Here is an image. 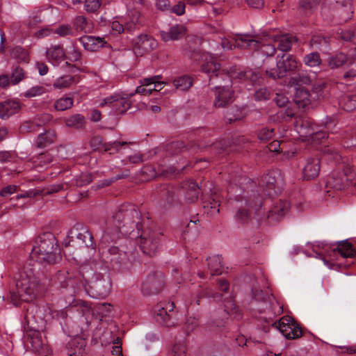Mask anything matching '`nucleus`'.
I'll use <instances>...</instances> for the list:
<instances>
[{
	"mask_svg": "<svg viewBox=\"0 0 356 356\" xmlns=\"http://www.w3.org/2000/svg\"><path fill=\"white\" fill-rule=\"evenodd\" d=\"M202 81L207 85H214L215 100L213 106L218 108L226 106L232 100V79H238L241 81H249L251 85L259 83L261 74L257 71L249 69L241 70L236 66L232 67L228 73L220 71V65L211 55L202 51Z\"/></svg>",
	"mask_w": 356,
	"mask_h": 356,
	"instance_id": "f257e3e1",
	"label": "nucleus"
},
{
	"mask_svg": "<svg viewBox=\"0 0 356 356\" xmlns=\"http://www.w3.org/2000/svg\"><path fill=\"white\" fill-rule=\"evenodd\" d=\"M42 289L38 266L27 263L20 272L15 290L10 291L11 301L16 306L21 301L31 302L36 299Z\"/></svg>",
	"mask_w": 356,
	"mask_h": 356,
	"instance_id": "f03ea898",
	"label": "nucleus"
},
{
	"mask_svg": "<svg viewBox=\"0 0 356 356\" xmlns=\"http://www.w3.org/2000/svg\"><path fill=\"white\" fill-rule=\"evenodd\" d=\"M140 213L137 207L134 204H124L121 205L118 211L113 216V223L115 226L113 230L107 227L102 236V243L113 241L119 238L120 229L123 227H127L133 229L136 227L138 229L142 228L140 222Z\"/></svg>",
	"mask_w": 356,
	"mask_h": 356,
	"instance_id": "7ed1b4c3",
	"label": "nucleus"
},
{
	"mask_svg": "<svg viewBox=\"0 0 356 356\" xmlns=\"http://www.w3.org/2000/svg\"><path fill=\"white\" fill-rule=\"evenodd\" d=\"M30 253L31 261L40 264H54L60 259V249L56 237L52 233H44L39 236Z\"/></svg>",
	"mask_w": 356,
	"mask_h": 356,
	"instance_id": "20e7f679",
	"label": "nucleus"
},
{
	"mask_svg": "<svg viewBox=\"0 0 356 356\" xmlns=\"http://www.w3.org/2000/svg\"><path fill=\"white\" fill-rule=\"evenodd\" d=\"M235 200L238 202L243 201L244 200L245 206L254 209L255 215L257 216L258 220L266 218L268 222L271 225L279 222L290 208V204L288 201L279 200L273 203V206L268 211L266 216H264L261 215V208L262 202L259 196L254 197L252 200L251 198L245 197L239 193L235 195Z\"/></svg>",
	"mask_w": 356,
	"mask_h": 356,
	"instance_id": "39448f33",
	"label": "nucleus"
},
{
	"mask_svg": "<svg viewBox=\"0 0 356 356\" xmlns=\"http://www.w3.org/2000/svg\"><path fill=\"white\" fill-rule=\"evenodd\" d=\"M138 257L136 243L126 239L120 246H111L108 250L107 259L112 268L118 271L129 269Z\"/></svg>",
	"mask_w": 356,
	"mask_h": 356,
	"instance_id": "423d86ee",
	"label": "nucleus"
},
{
	"mask_svg": "<svg viewBox=\"0 0 356 356\" xmlns=\"http://www.w3.org/2000/svg\"><path fill=\"white\" fill-rule=\"evenodd\" d=\"M218 289L220 292H202V298H212L216 302H224V312L226 316H234V318H239L241 314L238 307L236 305L233 297L229 293V283L224 279H219L217 281Z\"/></svg>",
	"mask_w": 356,
	"mask_h": 356,
	"instance_id": "0eeeda50",
	"label": "nucleus"
},
{
	"mask_svg": "<svg viewBox=\"0 0 356 356\" xmlns=\"http://www.w3.org/2000/svg\"><path fill=\"white\" fill-rule=\"evenodd\" d=\"M355 179L356 172L352 165L348 162L343 161L328 177L326 186L336 191H342L353 184Z\"/></svg>",
	"mask_w": 356,
	"mask_h": 356,
	"instance_id": "6e6552de",
	"label": "nucleus"
},
{
	"mask_svg": "<svg viewBox=\"0 0 356 356\" xmlns=\"http://www.w3.org/2000/svg\"><path fill=\"white\" fill-rule=\"evenodd\" d=\"M63 243L66 248L69 246H79L95 249L96 247L92 233L82 223L75 224L68 231L67 236L64 240Z\"/></svg>",
	"mask_w": 356,
	"mask_h": 356,
	"instance_id": "1a4fd4ad",
	"label": "nucleus"
},
{
	"mask_svg": "<svg viewBox=\"0 0 356 356\" xmlns=\"http://www.w3.org/2000/svg\"><path fill=\"white\" fill-rule=\"evenodd\" d=\"M36 309V307L32 305L26 309L25 314V321L27 323L26 337L31 343V348L33 352L39 355H44L48 352V346L45 339L42 337L41 333L35 330L32 326H29L31 319L34 318L33 313Z\"/></svg>",
	"mask_w": 356,
	"mask_h": 356,
	"instance_id": "9d476101",
	"label": "nucleus"
},
{
	"mask_svg": "<svg viewBox=\"0 0 356 356\" xmlns=\"http://www.w3.org/2000/svg\"><path fill=\"white\" fill-rule=\"evenodd\" d=\"M298 67L296 58L289 54L283 53L277 56L276 68L266 70L267 76L273 80L282 79L288 73L295 71Z\"/></svg>",
	"mask_w": 356,
	"mask_h": 356,
	"instance_id": "9b49d317",
	"label": "nucleus"
},
{
	"mask_svg": "<svg viewBox=\"0 0 356 356\" xmlns=\"http://www.w3.org/2000/svg\"><path fill=\"white\" fill-rule=\"evenodd\" d=\"M81 287L84 288L94 298H105L111 293V282L108 276L95 274L88 284L85 280V286Z\"/></svg>",
	"mask_w": 356,
	"mask_h": 356,
	"instance_id": "f8f14e48",
	"label": "nucleus"
},
{
	"mask_svg": "<svg viewBox=\"0 0 356 356\" xmlns=\"http://www.w3.org/2000/svg\"><path fill=\"white\" fill-rule=\"evenodd\" d=\"M259 186L264 195L273 197L280 194L282 190V177L277 171L270 172L260 178Z\"/></svg>",
	"mask_w": 356,
	"mask_h": 356,
	"instance_id": "ddd939ff",
	"label": "nucleus"
},
{
	"mask_svg": "<svg viewBox=\"0 0 356 356\" xmlns=\"http://www.w3.org/2000/svg\"><path fill=\"white\" fill-rule=\"evenodd\" d=\"M272 326L279 330L287 339H297L303 335L299 323L289 316L282 317L273 323Z\"/></svg>",
	"mask_w": 356,
	"mask_h": 356,
	"instance_id": "4468645a",
	"label": "nucleus"
},
{
	"mask_svg": "<svg viewBox=\"0 0 356 356\" xmlns=\"http://www.w3.org/2000/svg\"><path fill=\"white\" fill-rule=\"evenodd\" d=\"M162 234L159 231L147 229L142 232L140 236V248L144 254L152 257L159 248Z\"/></svg>",
	"mask_w": 356,
	"mask_h": 356,
	"instance_id": "2eb2a0df",
	"label": "nucleus"
},
{
	"mask_svg": "<svg viewBox=\"0 0 356 356\" xmlns=\"http://www.w3.org/2000/svg\"><path fill=\"white\" fill-rule=\"evenodd\" d=\"M54 282L61 288L71 286L73 289H80L85 286V278L79 271L59 270L54 276Z\"/></svg>",
	"mask_w": 356,
	"mask_h": 356,
	"instance_id": "dca6fc26",
	"label": "nucleus"
},
{
	"mask_svg": "<svg viewBox=\"0 0 356 356\" xmlns=\"http://www.w3.org/2000/svg\"><path fill=\"white\" fill-rule=\"evenodd\" d=\"M164 286L165 278L163 274L161 271L152 270L143 280L141 291L145 296L155 295L159 293Z\"/></svg>",
	"mask_w": 356,
	"mask_h": 356,
	"instance_id": "f3484780",
	"label": "nucleus"
},
{
	"mask_svg": "<svg viewBox=\"0 0 356 356\" xmlns=\"http://www.w3.org/2000/svg\"><path fill=\"white\" fill-rule=\"evenodd\" d=\"M108 106L111 108L113 114H124L131 106V102L127 97L120 94L111 95L104 99L100 106Z\"/></svg>",
	"mask_w": 356,
	"mask_h": 356,
	"instance_id": "a211bd4d",
	"label": "nucleus"
},
{
	"mask_svg": "<svg viewBox=\"0 0 356 356\" xmlns=\"http://www.w3.org/2000/svg\"><path fill=\"white\" fill-rule=\"evenodd\" d=\"M175 309L173 302H168L164 304L158 305L155 308L156 319L163 326L170 327L175 325L172 318V313Z\"/></svg>",
	"mask_w": 356,
	"mask_h": 356,
	"instance_id": "6ab92c4d",
	"label": "nucleus"
},
{
	"mask_svg": "<svg viewBox=\"0 0 356 356\" xmlns=\"http://www.w3.org/2000/svg\"><path fill=\"white\" fill-rule=\"evenodd\" d=\"M133 43L134 53L138 56L151 52L157 46V42L147 34L139 35L134 39Z\"/></svg>",
	"mask_w": 356,
	"mask_h": 356,
	"instance_id": "aec40b11",
	"label": "nucleus"
},
{
	"mask_svg": "<svg viewBox=\"0 0 356 356\" xmlns=\"http://www.w3.org/2000/svg\"><path fill=\"white\" fill-rule=\"evenodd\" d=\"M252 299L261 304V306H259L256 308L259 313H268L269 314H275L273 309L272 302L274 298L272 295L258 289H253L252 290Z\"/></svg>",
	"mask_w": 356,
	"mask_h": 356,
	"instance_id": "412c9836",
	"label": "nucleus"
},
{
	"mask_svg": "<svg viewBox=\"0 0 356 356\" xmlns=\"http://www.w3.org/2000/svg\"><path fill=\"white\" fill-rule=\"evenodd\" d=\"M245 141L246 138L244 136H238L235 138H232V143L226 140L218 141L212 145V148L218 150V154H222L223 152L229 153L231 151H239L243 148V147H240V145L242 143H245Z\"/></svg>",
	"mask_w": 356,
	"mask_h": 356,
	"instance_id": "4be33fe9",
	"label": "nucleus"
},
{
	"mask_svg": "<svg viewBox=\"0 0 356 356\" xmlns=\"http://www.w3.org/2000/svg\"><path fill=\"white\" fill-rule=\"evenodd\" d=\"M337 123L335 119L332 117H326L322 120L317 129L315 130L314 135L309 139L313 141H321L327 138V132H333Z\"/></svg>",
	"mask_w": 356,
	"mask_h": 356,
	"instance_id": "5701e85b",
	"label": "nucleus"
},
{
	"mask_svg": "<svg viewBox=\"0 0 356 356\" xmlns=\"http://www.w3.org/2000/svg\"><path fill=\"white\" fill-rule=\"evenodd\" d=\"M321 169L320 159L317 156H309L306 159L305 164L302 168L304 179L310 180L317 177Z\"/></svg>",
	"mask_w": 356,
	"mask_h": 356,
	"instance_id": "b1692460",
	"label": "nucleus"
},
{
	"mask_svg": "<svg viewBox=\"0 0 356 356\" xmlns=\"http://www.w3.org/2000/svg\"><path fill=\"white\" fill-rule=\"evenodd\" d=\"M127 142H113L107 143L104 142L101 136H95L90 140V145L94 149H102L104 152H110V154H114L119 149L120 146L127 145Z\"/></svg>",
	"mask_w": 356,
	"mask_h": 356,
	"instance_id": "393cba45",
	"label": "nucleus"
},
{
	"mask_svg": "<svg viewBox=\"0 0 356 356\" xmlns=\"http://www.w3.org/2000/svg\"><path fill=\"white\" fill-rule=\"evenodd\" d=\"M21 109L20 104L15 99L0 102V118L6 120L17 113Z\"/></svg>",
	"mask_w": 356,
	"mask_h": 356,
	"instance_id": "a878e982",
	"label": "nucleus"
},
{
	"mask_svg": "<svg viewBox=\"0 0 356 356\" xmlns=\"http://www.w3.org/2000/svg\"><path fill=\"white\" fill-rule=\"evenodd\" d=\"M319 124H316L309 118H302L296 121L298 131L306 138H310Z\"/></svg>",
	"mask_w": 356,
	"mask_h": 356,
	"instance_id": "bb28decb",
	"label": "nucleus"
},
{
	"mask_svg": "<svg viewBox=\"0 0 356 356\" xmlns=\"http://www.w3.org/2000/svg\"><path fill=\"white\" fill-rule=\"evenodd\" d=\"M235 42L236 47L241 49H257L259 47V42L250 34H236Z\"/></svg>",
	"mask_w": 356,
	"mask_h": 356,
	"instance_id": "cd10ccee",
	"label": "nucleus"
},
{
	"mask_svg": "<svg viewBox=\"0 0 356 356\" xmlns=\"http://www.w3.org/2000/svg\"><path fill=\"white\" fill-rule=\"evenodd\" d=\"M46 56L49 62L58 65L65 58V53L62 46L52 45L47 49Z\"/></svg>",
	"mask_w": 356,
	"mask_h": 356,
	"instance_id": "c85d7f7f",
	"label": "nucleus"
},
{
	"mask_svg": "<svg viewBox=\"0 0 356 356\" xmlns=\"http://www.w3.org/2000/svg\"><path fill=\"white\" fill-rule=\"evenodd\" d=\"M186 32V28L181 24H176L171 26L168 31H161L160 35L165 42L175 40L181 38Z\"/></svg>",
	"mask_w": 356,
	"mask_h": 356,
	"instance_id": "c756f323",
	"label": "nucleus"
},
{
	"mask_svg": "<svg viewBox=\"0 0 356 356\" xmlns=\"http://www.w3.org/2000/svg\"><path fill=\"white\" fill-rule=\"evenodd\" d=\"M197 184L193 181H188L182 186V191L184 195L186 201L193 203L197 200L198 198Z\"/></svg>",
	"mask_w": 356,
	"mask_h": 356,
	"instance_id": "7c9ffc66",
	"label": "nucleus"
},
{
	"mask_svg": "<svg viewBox=\"0 0 356 356\" xmlns=\"http://www.w3.org/2000/svg\"><path fill=\"white\" fill-rule=\"evenodd\" d=\"M330 38L323 34L314 35L309 42L311 47L318 49L321 51L329 50Z\"/></svg>",
	"mask_w": 356,
	"mask_h": 356,
	"instance_id": "2f4dec72",
	"label": "nucleus"
},
{
	"mask_svg": "<svg viewBox=\"0 0 356 356\" xmlns=\"http://www.w3.org/2000/svg\"><path fill=\"white\" fill-rule=\"evenodd\" d=\"M85 346V341L82 339L77 338L70 340L67 346L68 356H83Z\"/></svg>",
	"mask_w": 356,
	"mask_h": 356,
	"instance_id": "473e14b6",
	"label": "nucleus"
},
{
	"mask_svg": "<svg viewBox=\"0 0 356 356\" xmlns=\"http://www.w3.org/2000/svg\"><path fill=\"white\" fill-rule=\"evenodd\" d=\"M275 41L278 42L277 49L280 51L287 52L291 50L292 44L298 42V39L292 35L286 34L276 37Z\"/></svg>",
	"mask_w": 356,
	"mask_h": 356,
	"instance_id": "72a5a7b5",
	"label": "nucleus"
},
{
	"mask_svg": "<svg viewBox=\"0 0 356 356\" xmlns=\"http://www.w3.org/2000/svg\"><path fill=\"white\" fill-rule=\"evenodd\" d=\"M79 42L86 50L94 51L102 47L103 40L100 38L85 35L79 38Z\"/></svg>",
	"mask_w": 356,
	"mask_h": 356,
	"instance_id": "f704fd0d",
	"label": "nucleus"
},
{
	"mask_svg": "<svg viewBox=\"0 0 356 356\" xmlns=\"http://www.w3.org/2000/svg\"><path fill=\"white\" fill-rule=\"evenodd\" d=\"M335 251H337L343 258H353L356 255L355 249L348 240L338 242Z\"/></svg>",
	"mask_w": 356,
	"mask_h": 356,
	"instance_id": "c9c22d12",
	"label": "nucleus"
},
{
	"mask_svg": "<svg viewBox=\"0 0 356 356\" xmlns=\"http://www.w3.org/2000/svg\"><path fill=\"white\" fill-rule=\"evenodd\" d=\"M348 60V56L343 52H337L329 56L327 65L332 69H337L343 66Z\"/></svg>",
	"mask_w": 356,
	"mask_h": 356,
	"instance_id": "e433bc0d",
	"label": "nucleus"
},
{
	"mask_svg": "<svg viewBox=\"0 0 356 356\" xmlns=\"http://www.w3.org/2000/svg\"><path fill=\"white\" fill-rule=\"evenodd\" d=\"M56 138V134L53 130H48L38 135L36 140V145L39 148H44L47 145L53 143Z\"/></svg>",
	"mask_w": 356,
	"mask_h": 356,
	"instance_id": "4c0bfd02",
	"label": "nucleus"
},
{
	"mask_svg": "<svg viewBox=\"0 0 356 356\" xmlns=\"http://www.w3.org/2000/svg\"><path fill=\"white\" fill-rule=\"evenodd\" d=\"M208 270L211 276L222 273L221 259L218 255H213L207 259Z\"/></svg>",
	"mask_w": 356,
	"mask_h": 356,
	"instance_id": "58836bf2",
	"label": "nucleus"
},
{
	"mask_svg": "<svg viewBox=\"0 0 356 356\" xmlns=\"http://www.w3.org/2000/svg\"><path fill=\"white\" fill-rule=\"evenodd\" d=\"M309 97V90L305 88H298L295 94L294 102L298 107L305 108L310 103Z\"/></svg>",
	"mask_w": 356,
	"mask_h": 356,
	"instance_id": "ea45409f",
	"label": "nucleus"
},
{
	"mask_svg": "<svg viewBox=\"0 0 356 356\" xmlns=\"http://www.w3.org/2000/svg\"><path fill=\"white\" fill-rule=\"evenodd\" d=\"M129 20L125 23V29L133 31L137 29V26L141 24V14L136 10H131L129 13Z\"/></svg>",
	"mask_w": 356,
	"mask_h": 356,
	"instance_id": "a19ab883",
	"label": "nucleus"
},
{
	"mask_svg": "<svg viewBox=\"0 0 356 356\" xmlns=\"http://www.w3.org/2000/svg\"><path fill=\"white\" fill-rule=\"evenodd\" d=\"M243 117V111L236 106H232L229 108L225 114V121L230 124L233 122L242 120Z\"/></svg>",
	"mask_w": 356,
	"mask_h": 356,
	"instance_id": "79ce46f5",
	"label": "nucleus"
},
{
	"mask_svg": "<svg viewBox=\"0 0 356 356\" xmlns=\"http://www.w3.org/2000/svg\"><path fill=\"white\" fill-rule=\"evenodd\" d=\"M302 61L305 65L310 67H315L321 64L322 59L319 53L313 51L305 54L303 57Z\"/></svg>",
	"mask_w": 356,
	"mask_h": 356,
	"instance_id": "37998d69",
	"label": "nucleus"
},
{
	"mask_svg": "<svg viewBox=\"0 0 356 356\" xmlns=\"http://www.w3.org/2000/svg\"><path fill=\"white\" fill-rule=\"evenodd\" d=\"M10 56L13 58L17 59L22 62L26 63L29 62V54L28 51L21 46H16L13 47L10 51Z\"/></svg>",
	"mask_w": 356,
	"mask_h": 356,
	"instance_id": "c03bdc74",
	"label": "nucleus"
},
{
	"mask_svg": "<svg viewBox=\"0 0 356 356\" xmlns=\"http://www.w3.org/2000/svg\"><path fill=\"white\" fill-rule=\"evenodd\" d=\"M161 78V75H156L148 78L141 79H140L139 83L143 86H149L154 83V91H160L163 88V86L165 84V82L159 81Z\"/></svg>",
	"mask_w": 356,
	"mask_h": 356,
	"instance_id": "a18cd8bd",
	"label": "nucleus"
},
{
	"mask_svg": "<svg viewBox=\"0 0 356 356\" xmlns=\"http://www.w3.org/2000/svg\"><path fill=\"white\" fill-rule=\"evenodd\" d=\"M353 11L350 4H345L343 7L337 8V10L333 13L334 17H338L342 22H346L351 18Z\"/></svg>",
	"mask_w": 356,
	"mask_h": 356,
	"instance_id": "49530a36",
	"label": "nucleus"
},
{
	"mask_svg": "<svg viewBox=\"0 0 356 356\" xmlns=\"http://www.w3.org/2000/svg\"><path fill=\"white\" fill-rule=\"evenodd\" d=\"M85 124V118L81 114H74L65 119V124L74 129H82Z\"/></svg>",
	"mask_w": 356,
	"mask_h": 356,
	"instance_id": "de8ad7c7",
	"label": "nucleus"
},
{
	"mask_svg": "<svg viewBox=\"0 0 356 356\" xmlns=\"http://www.w3.org/2000/svg\"><path fill=\"white\" fill-rule=\"evenodd\" d=\"M312 82V78L305 72H299L297 74L291 78L289 84L291 86L307 85Z\"/></svg>",
	"mask_w": 356,
	"mask_h": 356,
	"instance_id": "09e8293b",
	"label": "nucleus"
},
{
	"mask_svg": "<svg viewBox=\"0 0 356 356\" xmlns=\"http://www.w3.org/2000/svg\"><path fill=\"white\" fill-rule=\"evenodd\" d=\"M74 26L77 31H83L84 33L89 32L92 29L87 18L83 15H79L75 17Z\"/></svg>",
	"mask_w": 356,
	"mask_h": 356,
	"instance_id": "8fccbe9b",
	"label": "nucleus"
},
{
	"mask_svg": "<svg viewBox=\"0 0 356 356\" xmlns=\"http://www.w3.org/2000/svg\"><path fill=\"white\" fill-rule=\"evenodd\" d=\"M158 193L160 198L167 203L172 202L174 197V190L172 186L168 184H163L161 186Z\"/></svg>",
	"mask_w": 356,
	"mask_h": 356,
	"instance_id": "3c124183",
	"label": "nucleus"
},
{
	"mask_svg": "<svg viewBox=\"0 0 356 356\" xmlns=\"http://www.w3.org/2000/svg\"><path fill=\"white\" fill-rule=\"evenodd\" d=\"M168 356H187V348L184 341L175 343L170 348Z\"/></svg>",
	"mask_w": 356,
	"mask_h": 356,
	"instance_id": "603ef678",
	"label": "nucleus"
},
{
	"mask_svg": "<svg viewBox=\"0 0 356 356\" xmlns=\"http://www.w3.org/2000/svg\"><path fill=\"white\" fill-rule=\"evenodd\" d=\"M173 84L177 89L184 91L192 86L193 81L190 76H183L175 79Z\"/></svg>",
	"mask_w": 356,
	"mask_h": 356,
	"instance_id": "864d4df0",
	"label": "nucleus"
},
{
	"mask_svg": "<svg viewBox=\"0 0 356 356\" xmlns=\"http://www.w3.org/2000/svg\"><path fill=\"white\" fill-rule=\"evenodd\" d=\"M26 77V73L23 68L19 65L13 67V71L10 76V82L13 85L19 83Z\"/></svg>",
	"mask_w": 356,
	"mask_h": 356,
	"instance_id": "5fc2aeb1",
	"label": "nucleus"
},
{
	"mask_svg": "<svg viewBox=\"0 0 356 356\" xmlns=\"http://www.w3.org/2000/svg\"><path fill=\"white\" fill-rule=\"evenodd\" d=\"M272 95L271 90L268 88H259L254 91L252 98L257 102L266 101Z\"/></svg>",
	"mask_w": 356,
	"mask_h": 356,
	"instance_id": "6e6d98bb",
	"label": "nucleus"
},
{
	"mask_svg": "<svg viewBox=\"0 0 356 356\" xmlns=\"http://www.w3.org/2000/svg\"><path fill=\"white\" fill-rule=\"evenodd\" d=\"M74 76L65 75L57 79L53 86L56 88L63 89L70 87L74 82Z\"/></svg>",
	"mask_w": 356,
	"mask_h": 356,
	"instance_id": "4d7b16f0",
	"label": "nucleus"
},
{
	"mask_svg": "<svg viewBox=\"0 0 356 356\" xmlns=\"http://www.w3.org/2000/svg\"><path fill=\"white\" fill-rule=\"evenodd\" d=\"M321 0H300L299 8L305 13L312 12L319 4Z\"/></svg>",
	"mask_w": 356,
	"mask_h": 356,
	"instance_id": "13d9d810",
	"label": "nucleus"
},
{
	"mask_svg": "<svg viewBox=\"0 0 356 356\" xmlns=\"http://www.w3.org/2000/svg\"><path fill=\"white\" fill-rule=\"evenodd\" d=\"M73 106V99L71 97H62L54 104V108L57 111H63L70 108Z\"/></svg>",
	"mask_w": 356,
	"mask_h": 356,
	"instance_id": "bf43d9fd",
	"label": "nucleus"
},
{
	"mask_svg": "<svg viewBox=\"0 0 356 356\" xmlns=\"http://www.w3.org/2000/svg\"><path fill=\"white\" fill-rule=\"evenodd\" d=\"M275 136V130L273 128L264 127L257 133L258 139L261 142H267Z\"/></svg>",
	"mask_w": 356,
	"mask_h": 356,
	"instance_id": "052dcab7",
	"label": "nucleus"
},
{
	"mask_svg": "<svg viewBox=\"0 0 356 356\" xmlns=\"http://www.w3.org/2000/svg\"><path fill=\"white\" fill-rule=\"evenodd\" d=\"M92 181V175L88 172H83L73 180V184L76 186H83Z\"/></svg>",
	"mask_w": 356,
	"mask_h": 356,
	"instance_id": "680f3d73",
	"label": "nucleus"
},
{
	"mask_svg": "<svg viewBox=\"0 0 356 356\" xmlns=\"http://www.w3.org/2000/svg\"><path fill=\"white\" fill-rule=\"evenodd\" d=\"M46 91L47 90L44 86H35L26 90L24 93V96L26 98L35 97L43 95Z\"/></svg>",
	"mask_w": 356,
	"mask_h": 356,
	"instance_id": "e2e57ef3",
	"label": "nucleus"
},
{
	"mask_svg": "<svg viewBox=\"0 0 356 356\" xmlns=\"http://www.w3.org/2000/svg\"><path fill=\"white\" fill-rule=\"evenodd\" d=\"M102 5V0H85L84 8L88 13H97Z\"/></svg>",
	"mask_w": 356,
	"mask_h": 356,
	"instance_id": "0e129e2a",
	"label": "nucleus"
},
{
	"mask_svg": "<svg viewBox=\"0 0 356 356\" xmlns=\"http://www.w3.org/2000/svg\"><path fill=\"white\" fill-rule=\"evenodd\" d=\"M219 0H202V6L204 7L209 13L211 11L216 15L222 12L220 8L213 6Z\"/></svg>",
	"mask_w": 356,
	"mask_h": 356,
	"instance_id": "69168bd1",
	"label": "nucleus"
},
{
	"mask_svg": "<svg viewBox=\"0 0 356 356\" xmlns=\"http://www.w3.org/2000/svg\"><path fill=\"white\" fill-rule=\"evenodd\" d=\"M235 218L239 222L245 223L250 220L251 213L248 209L241 208L237 211Z\"/></svg>",
	"mask_w": 356,
	"mask_h": 356,
	"instance_id": "338daca9",
	"label": "nucleus"
},
{
	"mask_svg": "<svg viewBox=\"0 0 356 356\" xmlns=\"http://www.w3.org/2000/svg\"><path fill=\"white\" fill-rule=\"evenodd\" d=\"M343 101L345 110L350 111L356 109V95H348Z\"/></svg>",
	"mask_w": 356,
	"mask_h": 356,
	"instance_id": "774afa93",
	"label": "nucleus"
}]
</instances>
